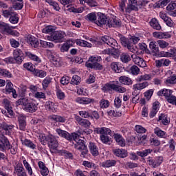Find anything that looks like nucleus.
I'll return each mask as SVG.
<instances>
[{"mask_svg":"<svg viewBox=\"0 0 176 176\" xmlns=\"http://www.w3.org/2000/svg\"><path fill=\"white\" fill-rule=\"evenodd\" d=\"M38 140L42 145H46V144H47L52 153H54V151H57V148H58V141L54 135H48L46 136L43 133H40Z\"/></svg>","mask_w":176,"mask_h":176,"instance_id":"f257e3e1","label":"nucleus"},{"mask_svg":"<svg viewBox=\"0 0 176 176\" xmlns=\"http://www.w3.org/2000/svg\"><path fill=\"white\" fill-rule=\"evenodd\" d=\"M101 41L114 50L113 52L111 51L110 56H113L114 58H118L119 56H120V49L122 47L118 43V41L109 36H102Z\"/></svg>","mask_w":176,"mask_h":176,"instance_id":"f03ea898","label":"nucleus"},{"mask_svg":"<svg viewBox=\"0 0 176 176\" xmlns=\"http://www.w3.org/2000/svg\"><path fill=\"white\" fill-rule=\"evenodd\" d=\"M17 144H10L8 138L2 135L0 138V151L1 152H10L12 155H16L17 153Z\"/></svg>","mask_w":176,"mask_h":176,"instance_id":"7ed1b4c3","label":"nucleus"},{"mask_svg":"<svg viewBox=\"0 0 176 176\" xmlns=\"http://www.w3.org/2000/svg\"><path fill=\"white\" fill-rule=\"evenodd\" d=\"M100 61L101 57L91 56L85 63V67L87 68H91V69H95L96 71H102V69H104V66L100 63Z\"/></svg>","mask_w":176,"mask_h":176,"instance_id":"20e7f679","label":"nucleus"},{"mask_svg":"<svg viewBox=\"0 0 176 176\" xmlns=\"http://www.w3.org/2000/svg\"><path fill=\"white\" fill-rule=\"evenodd\" d=\"M94 131L100 135V139L103 144H111V138L108 135H111L112 131L109 128H96Z\"/></svg>","mask_w":176,"mask_h":176,"instance_id":"39448f33","label":"nucleus"},{"mask_svg":"<svg viewBox=\"0 0 176 176\" xmlns=\"http://www.w3.org/2000/svg\"><path fill=\"white\" fill-rule=\"evenodd\" d=\"M149 86V82L145 81L142 83H138L133 85V92L132 93L133 96H135L132 98V102L133 104H137L138 102V100H140V96H138V94L135 93L137 90H143V89H145L146 87H148Z\"/></svg>","mask_w":176,"mask_h":176,"instance_id":"423d86ee","label":"nucleus"},{"mask_svg":"<svg viewBox=\"0 0 176 176\" xmlns=\"http://www.w3.org/2000/svg\"><path fill=\"white\" fill-rule=\"evenodd\" d=\"M118 38L120 43L123 47H126L131 53H135V52H137V50H135V47H134V45L131 43L130 38H129L120 34H118Z\"/></svg>","mask_w":176,"mask_h":176,"instance_id":"0eeeda50","label":"nucleus"},{"mask_svg":"<svg viewBox=\"0 0 176 176\" xmlns=\"http://www.w3.org/2000/svg\"><path fill=\"white\" fill-rule=\"evenodd\" d=\"M72 140L76 142V144H74V148L77 149V151H82L87 148V146L85 144V141L79 139V135L78 133H73Z\"/></svg>","mask_w":176,"mask_h":176,"instance_id":"6e6552de","label":"nucleus"},{"mask_svg":"<svg viewBox=\"0 0 176 176\" xmlns=\"http://www.w3.org/2000/svg\"><path fill=\"white\" fill-rule=\"evenodd\" d=\"M157 94L160 97H165V99L166 101H168V102H169V104L171 102L175 96L173 95V91L167 89H161L157 93Z\"/></svg>","mask_w":176,"mask_h":176,"instance_id":"1a4fd4ad","label":"nucleus"},{"mask_svg":"<svg viewBox=\"0 0 176 176\" xmlns=\"http://www.w3.org/2000/svg\"><path fill=\"white\" fill-rule=\"evenodd\" d=\"M65 36V32L63 31H56L52 33V34L51 35V39L55 43H61Z\"/></svg>","mask_w":176,"mask_h":176,"instance_id":"9d476101","label":"nucleus"},{"mask_svg":"<svg viewBox=\"0 0 176 176\" xmlns=\"http://www.w3.org/2000/svg\"><path fill=\"white\" fill-rule=\"evenodd\" d=\"M147 163L153 168H156V167H159L163 163V157H156L155 158L149 157Z\"/></svg>","mask_w":176,"mask_h":176,"instance_id":"9b49d317","label":"nucleus"},{"mask_svg":"<svg viewBox=\"0 0 176 176\" xmlns=\"http://www.w3.org/2000/svg\"><path fill=\"white\" fill-rule=\"evenodd\" d=\"M108 21H109V19H107L105 15L102 13L98 14V16L96 18V21H95V24H97L99 27L101 25H108Z\"/></svg>","mask_w":176,"mask_h":176,"instance_id":"f8f14e48","label":"nucleus"},{"mask_svg":"<svg viewBox=\"0 0 176 176\" xmlns=\"http://www.w3.org/2000/svg\"><path fill=\"white\" fill-rule=\"evenodd\" d=\"M131 58L133 63H134V64H135L136 65L141 67V68H145V67H146V63L145 62L144 58L138 56L137 54H132Z\"/></svg>","mask_w":176,"mask_h":176,"instance_id":"ddd939ff","label":"nucleus"},{"mask_svg":"<svg viewBox=\"0 0 176 176\" xmlns=\"http://www.w3.org/2000/svg\"><path fill=\"white\" fill-rule=\"evenodd\" d=\"M13 56L16 60V64H21V63H23V60H24V53H23L21 49H15L13 52Z\"/></svg>","mask_w":176,"mask_h":176,"instance_id":"4468645a","label":"nucleus"},{"mask_svg":"<svg viewBox=\"0 0 176 176\" xmlns=\"http://www.w3.org/2000/svg\"><path fill=\"white\" fill-rule=\"evenodd\" d=\"M56 133L59 135V137H62V138H65L67 141H72V138H74V133L70 134L67 131H64L61 129H56Z\"/></svg>","mask_w":176,"mask_h":176,"instance_id":"2eb2a0df","label":"nucleus"},{"mask_svg":"<svg viewBox=\"0 0 176 176\" xmlns=\"http://www.w3.org/2000/svg\"><path fill=\"white\" fill-rule=\"evenodd\" d=\"M0 29L4 35H14V31L10 29L9 24L1 22L0 23Z\"/></svg>","mask_w":176,"mask_h":176,"instance_id":"dca6fc26","label":"nucleus"},{"mask_svg":"<svg viewBox=\"0 0 176 176\" xmlns=\"http://www.w3.org/2000/svg\"><path fill=\"white\" fill-rule=\"evenodd\" d=\"M75 120L80 126H82V127H85V129H89L91 125V122H90L89 120L83 119L80 116H76Z\"/></svg>","mask_w":176,"mask_h":176,"instance_id":"f3484780","label":"nucleus"},{"mask_svg":"<svg viewBox=\"0 0 176 176\" xmlns=\"http://www.w3.org/2000/svg\"><path fill=\"white\" fill-rule=\"evenodd\" d=\"M125 10L127 13H130L131 10L137 12V10H138V3H137V0H129L128 8H125Z\"/></svg>","mask_w":176,"mask_h":176,"instance_id":"a211bd4d","label":"nucleus"},{"mask_svg":"<svg viewBox=\"0 0 176 176\" xmlns=\"http://www.w3.org/2000/svg\"><path fill=\"white\" fill-rule=\"evenodd\" d=\"M6 91L8 94H10V93H12V97L14 98H17V94L16 93V89H13V84L12 83V82H10V80H7Z\"/></svg>","mask_w":176,"mask_h":176,"instance_id":"6ab92c4d","label":"nucleus"},{"mask_svg":"<svg viewBox=\"0 0 176 176\" xmlns=\"http://www.w3.org/2000/svg\"><path fill=\"white\" fill-rule=\"evenodd\" d=\"M14 173L18 176H27V173L22 164H17L14 167Z\"/></svg>","mask_w":176,"mask_h":176,"instance_id":"aec40b11","label":"nucleus"},{"mask_svg":"<svg viewBox=\"0 0 176 176\" xmlns=\"http://www.w3.org/2000/svg\"><path fill=\"white\" fill-rule=\"evenodd\" d=\"M157 41H153L149 43V49L151 51V54L153 56H157L160 50H159V47L157 46Z\"/></svg>","mask_w":176,"mask_h":176,"instance_id":"412c9836","label":"nucleus"},{"mask_svg":"<svg viewBox=\"0 0 176 176\" xmlns=\"http://www.w3.org/2000/svg\"><path fill=\"white\" fill-rule=\"evenodd\" d=\"M88 148L90 153H91L93 156H98V155H100V153L98 152V147L96 143L90 142L89 143Z\"/></svg>","mask_w":176,"mask_h":176,"instance_id":"4be33fe9","label":"nucleus"},{"mask_svg":"<svg viewBox=\"0 0 176 176\" xmlns=\"http://www.w3.org/2000/svg\"><path fill=\"white\" fill-rule=\"evenodd\" d=\"M113 153L115 155V156L121 157L122 159H124V157H127V151L123 148L113 149Z\"/></svg>","mask_w":176,"mask_h":176,"instance_id":"5701e85b","label":"nucleus"},{"mask_svg":"<svg viewBox=\"0 0 176 176\" xmlns=\"http://www.w3.org/2000/svg\"><path fill=\"white\" fill-rule=\"evenodd\" d=\"M0 127L2 130H4L6 135H9L10 133H12V131L13 130V129L14 128V125L8 124H6V122H3L1 124Z\"/></svg>","mask_w":176,"mask_h":176,"instance_id":"b1692460","label":"nucleus"},{"mask_svg":"<svg viewBox=\"0 0 176 176\" xmlns=\"http://www.w3.org/2000/svg\"><path fill=\"white\" fill-rule=\"evenodd\" d=\"M24 109L26 112L33 113L34 112H36L38 107L34 102H28L25 107H24Z\"/></svg>","mask_w":176,"mask_h":176,"instance_id":"393cba45","label":"nucleus"},{"mask_svg":"<svg viewBox=\"0 0 176 176\" xmlns=\"http://www.w3.org/2000/svg\"><path fill=\"white\" fill-rule=\"evenodd\" d=\"M26 117L24 116H19L18 117V122L19 124V129L22 131L25 130V127H27V121L25 120Z\"/></svg>","mask_w":176,"mask_h":176,"instance_id":"a878e982","label":"nucleus"},{"mask_svg":"<svg viewBox=\"0 0 176 176\" xmlns=\"http://www.w3.org/2000/svg\"><path fill=\"white\" fill-rule=\"evenodd\" d=\"M26 41L32 47H38L39 46L38 38H35L34 36H28Z\"/></svg>","mask_w":176,"mask_h":176,"instance_id":"bb28decb","label":"nucleus"},{"mask_svg":"<svg viewBox=\"0 0 176 176\" xmlns=\"http://www.w3.org/2000/svg\"><path fill=\"white\" fill-rule=\"evenodd\" d=\"M120 25H122V22H120V21L119 20V19L115 17L111 19H109L108 21V27L109 28L113 27H120Z\"/></svg>","mask_w":176,"mask_h":176,"instance_id":"cd10ccee","label":"nucleus"},{"mask_svg":"<svg viewBox=\"0 0 176 176\" xmlns=\"http://www.w3.org/2000/svg\"><path fill=\"white\" fill-rule=\"evenodd\" d=\"M120 83L124 85L125 86H131L133 85V80L126 76H122L118 79Z\"/></svg>","mask_w":176,"mask_h":176,"instance_id":"c85d7f7f","label":"nucleus"},{"mask_svg":"<svg viewBox=\"0 0 176 176\" xmlns=\"http://www.w3.org/2000/svg\"><path fill=\"white\" fill-rule=\"evenodd\" d=\"M114 139L116 140V142L120 146H126V141L124 140V138H123V136L119 133H114L113 134Z\"/></svg>","mask_w":176,"mask_h":176,"instance_id":"c756f323","label":"nucleus"},{"mask_svg":"<svg viewBox=\"0 0 176 176\" xmlns=\"http://www.w3.org/2000/svg\"><path fill=\"white\" fill-rule=\"evenodd\" d=\"M160 17L164 20V23H166V25H168V27H172L173 24L174 23V22L173 21V20L171 19V18L167 16V15L164 13H160Z\"/></svg>","mask_w":176,"mask_h":176,"instance_id":"7c9ffc66","label":"nucleus"},{"mask_svg":"<svg viewBox=\"0 0 176 176\" xmlns=\"http://www.w3.org/2000/svg\"><path fill=\"white\" fill-rule=\"evenodd\" d=\"M149 23L151 27H152V28L154 30H157V31H160V30H162V26L156 18L152 19Z\"/></svg>","mask_w":176,"mask_h":176,"instance_id":"2f4dec72","label":"nucleus"},{"mask_svg":"<svg viewBox=\"0 0 176 176\" xmlns=\"http://www.w3.org/2000/svg\"><path fill=\"white\" fill-rule=\"evenodd\" d=\"M116 160H108L102 163V167L105 168H109V167H115L116 166Z\"/></svg>","mask_w":176,"mask_h":176,"instance_id":"473e14b6","label":"nucleus"},{"mask_svg":"<svg viewBox=\"0 0 176 176\" xmlns=\"http://www.w3.org/2000/svg\"><path fill=\"white\" fill-rule=\"evenodd\" d=\"M50 59L51 62L52 63L53 65H54V67H60L61 62L60 61V58H58L53 54H50Z\"/></svg>","mask_w":176,"mask_h":176,"instance_id":"72a5a7b5","label":"nucleus"},{"mask_svg":"<svg viewBox=\"0 0 176 176\" xmlns=\"http://www.w3.org/2000/svg\"><path fill=\"white\" fill-rule=\"evenodd\" d=\"M76 102H78V104H90V102H93V101H94V99H91L89 98L78 97L76 99Z\"/></svg>","mask_w":176,"mask_h":176,"instance_id":"f704fd0d","label":"nucleus"},{"mask_svg":"<svg viewBox=\"0 0 176 176\" xmlns=\"http://www.w3.org/2000/svg\"><path fill=\"white\" fill-rule=\"evenodd\" d=\"M21 142L23 145H25V146H28V148H30V149H36V145L32 142V141L28 140V139H25V140H21Z\"/></svg>","mask_w":176,"mask_h":176,"instance_id":"c9c22d12","label":"nucleus"},{"mask_svg":"<svg viewBox=\"0 0 176 176\" xmlns=\"http://www.w3.org/2000/svg\"><path fill=\"white\" fill-rule=\"evenodd\" d=\"M45 107L50 112H57V107H56V104L52 101L46 102Z\"/></svg>","mask_w":176,"mask_h":176,"instance_id":"e433bc0d","label":"nucleus"},{"mask_svg":"<svg viewBox=\"0 0 176 176\" xmlns=\"http://www.w3.org/2000/svg\"><path fill=\"white\" fill-rule=\"evenodd\" d=\"M110 67L112 71H114V72H116L117 74H120V72H122V67L119 66L118 63L113 62Z\"/></svg>","mask_w":176,"mask_h":176,"instance_id":"4c0bfd02","label":"nucleus"},{"mask_svg":"<svg viewBox=\"0 0 176 176\" xmlns=\"http://www.w3.org/2000/svg\"><path fill=\"white\" fill-rule=\"evenodd\" d=\"M76 45L82 46V47H91V43L82 39H77L76 41Z\"/></svg>","mask_w":176,"mask_h":176,"instance_id":"58836bf2","label":"nucleus"},{"mask_svg":"<svg viewBox=\"0 0 176 176\" xmlns=\"http://www.w3.org/2000/svg\"><path fill=\"white\" fill-rule=\"evenodd\" d=\"M25 56L26 57H28L30 58V60H32L33 61H36V63H41V58L38 57V56L30 52H25Z\"/></svg>","mask_w":176,"mask_h":176,"instance_id":"ea45409f","label":"nucleus"},{"mask_svg":"<svg viewBox=\"0 0 176 176\" xmlns=\"http://www.w3.org/2000/svg\"><path fill=\"white\" fill-rule=\"evenodd\" d=\"M120 60L122 63H127L131 61V57H130L129 54L124 52L120 55Z\"/></svg>","mask_w":176,"mask_h":176,"instance_id":"a19ab883","label":"nucleus"},{"mask_svg":"<svg viewBox=\"0 0 176 176\" xmlns=\"http://www.w3.org/2000/svg\"><path fill=\"white\" fill-rule=\"evenodd\" d=\"M45 2L50 5V6H52L54 10H56V12H60V6L57 2L53 0H45Z\"/></svg>","mask_w":176,"mask_h":176,"instance_id":"79ce46f5","label":"nucleus"},{"mask_svg":"<svg viewBox=\"0 0 176 176\" xmlns=\"http://www.w3.org/2000/svg\"><path fill=\"white\" fill-rule=\"evenodd\" d=\"M153 150L151 148H148V149H145L142 151H138L137 152V155L138 156H140V157H145L146 156H148V155L152 153Z\"/></svg>","mask_w":176,"mask_h":176,"instance_id":"37998d69","label":"nucleus"},{"mask_svg":"<svg viewBox=\"0 0 176 176\" xmlns=\"http://www.w3.org/2000/svg\"><path fill=\"white\" fill-rule=\"evenodd\" d=\"M157 43L160 49H167L170 46V43L164 40H157Z\"/></svg>","mask_w":176,"mask_h":176,"instance_id":"c03bdc74","label":"nucleus"},{"mask_svg":"<svg viewBox=\"0 0 176 176\" xmlns=\"http://www.w3.org/2000/svg\"><path fill=\"white\" fill-rule=\"evenodd\" d=\"M154 133L160 138H166V132L162 131V129H160L159 127H156L154 129Z\"/></svg>","mask_w":176,"mask_h":176,"instance_id":"a18cd8bd","label":"nucleus"},{"mask_svg":"<svg viewBox=\"0 0 176 176\" xmlns=\"http://www.w3.org/2000/svg\"><path fill=\"white\" fill-rule=\"evenodd\" d=\"M158 111H159V104L156 103H153V109L150 112V118H155Z\"/></svg>","mask_w":176,"mask_h":176,"instance_id":"49530a36","label":"nucleus"},{"mask_svg":"<svg viewBox=\"0 0 176 176\" xmlns=\"http://www.w3.org/2000/svg\"><path fill=\"white\" fill-rule=\"evenodd\" d=\"M162 122V124L164 126H167L168 123H170V121H168V119H167V116L166 114H161L158 118V122Z\"/></svg>","mask_w":176,"mask_h":176,"instance_id":"de8ad7c7","label":"nucleus"},{"mask_svg":"<svg viewBox=\"0 0 176 176\" xmlns=\"http://www.w3.org/2000/svg\"><path fill=\"white\" fill-rule=\"evenodd\" d=\"M23 166L25 168V170H28V173L29 174V175H32L33 172H32V168L31 167V165L30 164V163H28V162H27V160H24L23 161Z\"/></svg>","mask_w":176,"mask_h":176,"instance_id":"09e8293b","label":"nucleus"},{"mask_svg":"<svg viewBox=\"0 0 176 176\" xmlns=\"http://www.w3.org/2000/svg\"><path fill=\"white\" fill-rule=\"evenodd\" d=\"M72 46V43H71V41H69L67 43H64L61 47H60V52L62 53H64L65 52H68L69 50V47Z\"/></svg>","mask_w":176,"mask_h":176,"instance_id":"8fccbe9b","label":"nucleus"},{"mask_svg":"<svg viewBox=\"0 0 176 176\" xmlns=\"http://www.w3.org/2000/svg\"><path fill=\"white\" fill-rule=\"evenodd\" d=\"M0 76H3L4 78H12V74L9 71L0 67Z\"/></svg>","mask_w":176,"mask_h":176,"instance_id":"3c124183","label":"nucleus"},{"mask_svg":"<svg viewBox=\"0 0 176 176\" xmlns=\"http://www.w3.org/2000/svg\"><path fill=\"white\" fill-rule=\"evenodd\" d=\"M33 74L34 76H38V78H45V76H46V73L45 71L38 69H36Z\"/></svg>","mask_w":176,"mask_h":176,"instance_id":"603ef678","label":"nucleus"},{"mask_svg":"<svg viewBox=\"0 0 176 176\" xmlns=\"http://www.w3.org/2000/svg\"><path fill=\"white\" fill-rule=\"evenodd\" d=\"M114 89H115V84L107 83L102 88V90L105 92V91H111V90H114Z\"/></svg>","mask_w":176,"mask_h":176,"instance_id":"864d4df0","label":"nucleus"},{"mask_svg":"<svg viewBox=\"0 0 176 176\" xmlns=\"http://www.w3.org/2000/svg\"><path fill=\"white\" fill-rule=\"evenodd\" d=\"M86 17L89 21H91L92 23H96V21H97V15H96V13L94 12L88 14Z\"/></svg>","mask_w":176,"mask_h":176,"instance_id":"5fc2aeb1","label":"nucleus"},{"mask_svg":"<svg viewBox=\"0 0 176 176\" xmlns=\"http://www.w3.org/2000/svg\"><path fill=\"white\" fill-rule=\"evenodd\" d=\"M151 74L142 75L136 79L137 82H143V80H151Z\"/></svg>","mask_w":176,"mask_h":176,"instance_id":"6e6d98bb","label":"nucleus"},{"mask_svg":"<svg viewBox=\"0 0 176 176\" xmlns=\"http://www.w3.org/2000/svg\"><path fill=\"white\" fill-rule=\"evenodd\" d=\"M168 54L169 58L172 57L173 60H174V61H176V48L175 47H171L169 52H168Z\"/></svg>","mask_w":176,"mask_h":176,"instance_id":"4d7b16f0","label":"nucleus"},{"mask_svg":"<svg viewBox=\"0 0 176 176\" xmlns=\"http://www.w3.org/2000/svg\"><path fill=\"white\" fill-rule=\"evenodd\" d=\"M51 119L52 120H54V122H60V123H65V118L60 116H52Z\"/></svg>","mask_w":176,"mask_h":176,"instance_id":"13d9d810","label":"nucleus"},{"mask_svg":"<svg viewBox=\"0 0 176 176\" xmlns=\"http://www.w3.org/2000/svg\"><path fill=\"white\" fill-rule=\"evenodd\" d=\"M10 23L12 24H17L19 23V16L15 12L13 15H12L10 19Z\"/></svg>","mask_w":176,"mask_h":176,"instance_id":"bf43d9fd","label":"nucleus"},{"mask_svg":"<svg viewBox=\"0 0 176 176\" xmlns=\"http://www.w3.org/2000/svg\"><path fill=\"white\" fill-rule=\"evenodd\" d=\"M28 98H22L16 101V105H23L25 107L28 104Z\"/></svg>","mask_w":176,"mask_h":176,"instance_id":"052dcab7","label":"nucleus"},{"mask_svg":"<svg viewBox=\"0 0 176 176\" xmlns=\"http://www.w3.org/2000/svg\"><path fill=\"white\" fill-rule=\"evenodd\" d=\"M107 113L109 116H111V118H116L119 116H122V112H116L115 110H110L107 111Z\"/></svg>","mask_w":176,"mask_h":176,"instance_id":"680f3d73","label":"nucleus"},{"mask_svg":"<svg viewBox=\"0 0 176 176\" xmlns=\"http://www.w3.org/2000/svg\"><path fill=\"white\" fill-rule=\"evenodd\" d=\"M40 45L42 47H54V44H53V43H50L44 41H41Z\"/></svg>","mask_w":176,"mask_h":176,"instance_id":"e2e57ef3","label":"nucleus"},{"mask_svg":"<svg viewBox=\"0 0 176 176\" xmlns=\"http://www.w3.org/2000/svg\"><path fill=\"white\" fill-rule=\"evenodd\" d=\"M114 91L117 93H126V89L124 87L114 84Z\"/></svg>","mask_w":176,"mask_h":176,"instance_id":"0e129e2a","label":"nucleus"},{"mask_svg":"<svg viewBox=\"0 0 176 176\" xmlns=\"http://www.w3.org/2000/svg\"><path fill=\"white\" fill-rule=\"evenodd\" d=\"M71 82L72 85H78V83H80V77H79V76L74 75L73 76Z\"/></svg>","mask_w":176,"mask_h":176,"instance_id":"69168bd1","label":"nucleus"},{"mask_svg":"<svg viewBox=\"0 0 176 176\" xmlns=\"http://www.w3.org/2000/svg\"><path fill=\"white\" fill-rule=\"evenodd\" d=\"M130 71L132 75H138L140 74V68H138L136 65H133Z\"/></svg>","mask_w":176,"mask_h":176,"instance_id":"338daca9","label":"nucleus"},{"mask_svg":"<svg viewBox=\"0 0 176 176\" xmlns=\"http://www.w3.org/2000/svg\"><path fill=\"white\" fill-rule=\"evenodd\" d=\"M166 83L170 85H174L176 83V76H171L166 80Z\"/></svg>","mask_w":176,"mask_h":176,"instance_id":"774afa93","label":"nucleus"}]
</instances>
